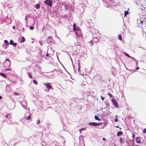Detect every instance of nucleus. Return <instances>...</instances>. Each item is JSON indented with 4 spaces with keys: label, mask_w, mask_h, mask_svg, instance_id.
Wrapping results in <instances>:
<instances>
[{
    "label": "nucleus",
    "mask_w": 146,
    "mask_h": 146,
    "mask_svg": "<svg viewBox=\"0 0 146 146\" xmlns=\"http://www.w3.org/2000/svg\"><path fill=\"white\" fill-rule=\"evenodd\" d=\"M143 21H141V23H143Z\"/></svg>",
    "instance_id": "42"
},
{
    "label": "nucleus",
    "mask_w": 146,
    "mask_h": 146,
    "mask_svg": "<svg viewBox=\"0 0 146 146\" xmlns=\"http://www.w3.org/2000/svg\"><path fill=\"white\" fill-rule=\"evenodd\" d=\"M128 14V13L127 11H125L124 12V17H125L126 15Z\"/></svg>",
    "instance_id": "19"
},
{
    "label": "nucleus",
    "mask_w": 146,
    "mask_h": 146,
    "mask_svg": "<svg viewBox=\"0 0 146 146\" xmlns=\"http://www.w3.org/2000/svg\"><path fill=\"white\" fill-rule=\"evenodd\" d=\"M34 27L33 26H31L30 27V29L31 30H33L34 29Z\"/></svg>",
    "instance_id": "26"
},
{
    "label": "nucleus",
    "mask_w": 146,
    "mask_h": 146,
    "mask_svg": "<svg viewBox=\"0 0 146 146\" xmlns=\"http://www.w3.org/2000/svg\"><path fill=\"white\" fill-rule=\"evenodd\" d=\"M124 54H125V55L126 56H127V57H129V58H131V57L129 56L128 54L126 53H124Z\"/></svg>",
    "instance_id": "21"
},
{
    "label": "nucleus",
    "mask_w": 146,
    "mask_h": 146,
    "mask_svg": "<svg viewBox=\"0 0 146 146\" xmlns=\"http://www.w3.org/2000/svg\"><path fill=\"white\" fill-rule=\"evenodd\" d=\"M131 58H132V59H133L135 60V59L134 58H133V57H131Z\"/></svg>",
    "instance_id": "40"
},
{
    "label": "nucleus",
    "mask_w": 146,
    "mask_h": 146,
    "mask_svg": "<svg viewBox=\"0 0 146 146\" xmlns=\"http://www.w3.org/2000/svg\"><path fill=\"white\" fill-rule=\"evenodd\" d=\"M135 139L136 140V143H141V138L139 137H136Z\"/></svg>",
    "instance_id": "7"
},
{
    "label": "nucleus",
    "mask_w": 146,
    "mask_h": 146,
    "mask_svg": "<svg viewBox=\"0 0 146 146\" xmlns=\"http://www.w3.org/2000/svg\"><path fill=\"white\" fill-rule=\"evenodd\" d=\"M89 43H91V45H90L91 46H92V45H94V44L92 42V41H90L89 42Z\"/></svg>",
    "instance_id": "28"
},
{
    "label": "nucleus",
    "mask_w": 146,
    "mask_h": 146,
    "mask_svg": "<svg viewBox=\"0 0 146 146\" xmlns=\"http://www.w3.org/2000/svg\"><path fill=\"white\" fill-rule=\"evenodd\" d=\"M143 133H146V128L144 129V130H143Z\"/></svg>",
    "instance_id": "25"
},
{
    "label": "nucleus",
    "mask_w": 146,
    "mask_h": 146,
    "mask_svg": "<svg viewBox=\"0 0 146 146\" xmlns=\"http://www.w3.org/2000/svg\"><path fill=\"white\" fill-rule=\"evenodd\" d=\"M101 98L102 100H103L105 99L104 97H103L102 96H101Z\"/></svg>",
    "instance_id": "29"
},
{
    "label": "nucleus",
    "mask_w": 146,
    "mask_h": 146,
    "mask_svg": "<svg viewBox=\"0 0 146 146\" xmlns=\"http://www.w3.org/2000/svg\"><path fill=\"white\" fill-rule=\"evenodd\" d=\"M11 64L10 60L7 59L6 60L5 62L4 63V66L6 67H9L11 65Z\"/></svg>",
    "instance_id": "1"
},
{
    "label": "nucleus",
    "mask_w": 146,
    "mask_h": 146,
    "mask_svg": "<svg viewBox=\"0 0 146 146\" xmlns=\"http://www.w3.org/2000/svg\"><path fill=\"white\" fill-rule=\"evenodd\" d=\"M108 94L110 97H112L113 96L112 95L111 93H110V92L108 93Z\"/></svg>",
    "instance_id": "24"
},
{
    "label": "nucleus",
    "mask_w": 146,
    "mask_h": 146,
    "mask_svg": "<svg viewBox=\"0 0 146 146\" xmlns=\"http://www.w3.org/2000/svg\"><path fill=\"white\" fill-rule=\"evenodd\" d=\"M116 128H119V129L120 130L121 129V128L119 126H116Z\"/></svg>",
    "instance_id": "31"
},
{
    "label": "nucleus",
    "mask_w": 146,
    "mask_h": 146,
    "mask_svg": "<svg viewBox=\"0 0 146 146\" xmlns=\"http://www.w3.org/2000/svg\"><path fill=\"white\" fill-rule=\"evenodd\" d=\"M118 117V116H117V115H116V118H117V117Z\"/></svg>",
    "instance_id": "43"
},
{
    "label": "nucleus",
    "mask_w": 146,
    "mask_h": 146,
    "mask_svg": "<svg viewBox=\"0 0 146 146\" xmlns=\"http://www.w3.org/2000/svg\"><path fill=\"white\" fill-rule=\"evenodd\" d=\"M5 70H11V69L10 68H9V69H5Z\"/></svg>",
    "instance_id": "33"
},
{
    "label": "nucleus",
    "mask_w": 146,
    "mask_h": 146,
    "mask_svg": "<svg viewBox=\"0 0 146 146\" xmlns=\"http://www.w3.org/2000/svg\"><path fill=\"white\" fill-rule=\"evenodd\" d=\"M86 129V128H82L81 129L79 130L80 133V134L82 133V131L84 130H85Z\"/></svg>",
    "instance_id": "15"
},
{
    "label": "nucleus",
    "mask_w": 146,
    "mask_h": 146,
    "mask_svg": "<svg viewBox=\"0 0 146 146\" xmlns=\"http://www.w3.org/2000/svg\"><path fill=\"white\" fill-rule=\"evenodd\" d=\"M73 31L75 32L76 31V30H80V29L79 27H76V25L75 23H74L73 25Z\"/></svg>",
    "instance_id": "3"
},
{
    "label": "nucleus",
    "mask_w": 146,
    "mask_h": 146,
    "mask_svg": "<svg viewBox=\"0 0 146 146\" xmlns=\"http://www.w3.org/2000/svg\"><path fill=\"white\" fill-rule=\"evenodd\" d=\"M5 118H9V115L8 114H7L5 115Z\"/></svg>",
    "instance_id": "27"
},
{
    "label": "nucleus",
    "mask_w": 146,
    "mask_h": 146,
    "mask_svg": "<svg viewBox=\"0 0 146 146\" xmlns=\"http://www.w3.org/2000/svg\"><path fill=\"white\" fill-rule=\"evenodd\" d=\"M96 120H98L99 121H100L101 119H96Z\"/></svg>",
    "instance_id": "44"
},
{
    "label": "nucleus",
    "mask_w": 146,
    "mask_h": 146,
    "mask_svg": "<svg viewBox=\"0 0 146 146\" xmlns=\"http://www.w3.org/2000/svg\"><path fill=\"white\" fill-rule=\"evenodd\" d=\"M25 119H30V115L29 112H26L24 116Z\"/></svg>",
    "instance_id": "5"
},
{
    "label": "nucleus",
    "mask_w": 146,
    "mask_h": 146,
    "mask_svg": "<svg viewBox=\"0 0 146 146\" xmlns=\"http://www.w3.org/2000/svg\"><path fill=\"white\" fill-rule=\"evenodd\" d=\"M132 137L133 138H134L135 137V135L134 133H133L132 134Z\"/></svg>",
    "instance_id": "30"
},
{
    "label": "nucleus",
    "mask_w": 146,
    "mask_h": 146,
    "mask_svg": "<svg viewBox=\"0 0 146 146\" xmlns=\"http://www.w3.org/2000/svg\"><path fill=\"white\" fill-rule=\"evenodd\" d=\"M46 56L47 57H48V54H46Z\"/></svg>",
    "instance_id": "39"
},
{
    "label": "nucleus",
    "mask_w": 146,
    "mask_h": 146,
    "mask_svg": "<svg viewBox=\"0 0 146 146\" xmlns=\"http://www.w3.org/2000/svg\"><path fill=\"white\" fill-rule=\"evenodd\" d=\"M28 74L29 75V78H32V75L31 74V73L30 72H29V73H28Z\"/></svg>",
    "instance_id": "20"
},
{
    "label": "nucleus",
    "mask_w": 146,
    "mask_h": 146,
    "mask_svg": "<svg viewBox=\"0 0 146 146\" xmlns=\"http://www.w3.org/2000/svg\"><path fill=\"white\" fill-rule=\"evenodd\" d=\"M35 6L36 8L37 9H38L40 8V5L38 4H36Z\"/></svg>",
    "instance_id": "18"
},
{
    "label": "nucleus",
    "mask_w": 146,
    "mask_h": 146,
    "mask_svg": "<svg viewBox=\"0 0 146 146\" xmlns=\"http://www.w3.org/2000/svg\"><path fill=\"white\" fill-rule=\"evenodd\" d=\"M95 119H99L97 115H95Z\"/></svg>",
    "instance_id": "32"
},
{
    "label": "nucleus",
    "mask_w": 146,
    "mask_h": 146,
    "mask_svg": "<svg viewBox=\"0 0 146 146\" xmlns=\"http://www.w3.org/2000/svg\"><path fill=\"white\" fill-rule=\"evenodd\" d=\"M2 97L1 96H0V100H1L2 99Z\"/></svg>",
    "instance_id": "41"
},
{
    "label": "nucleus",
    "mask_w": 146,
    "mask_h": 146,
    "mask_svg": "<svg viewBox=\"0 0 146 146\" xmlns=\"http://www.w3.org/2000/svg\"><path fill=\"white\" fill-rule=\"evenodd\" d=\"M45 3L50 6H51L52 5V0H46L44 2Z\"/></svg>",
    "instance_id": "2"
},
{
    "label": "nucleus",
    "mask_w": 146,
    "mask_h": 146,
    "mask_svg": "<svg viewBox=\"0 0 146 146\" xmlns=\"http://www.w3.org/2000/svg\"><path fill=\"white\" fill-rule=\"evenodd\" d=\"M118 38L120 40H122V37L121 35H119L118 36Z\"/></svg>",
    "instance_id": "13"
},
{
    "label": "nucleus",
    "mask_w": 146,
    "mask_h": 146,
    "mask_svg": "<svg viewBox=\"0 0 146 146\" xmlns=\"http://www.w3.org/2000/svg\"><path fill=\"white\" fill-rule=\"evenodd\" d=\"M111 101L113 105L116 107L117 108L118 107V104L114 99H112Z\"/></svg>",
    "instance_id": "6"
},
{
    "label": "nucleus",
    "mask_w": 146,
    "mask_h": 146,
    "mask_svg": "<svg viewBox=\"0 0 146 146\" xmlns=\"http://www.w3.org/2000/svg\"><path fill=\"white\" fill-rule=\"evenodd\" d=\"M13 29H15V26H13Z\"/></svg>",
    "instance_id": "37"
},
{
    "label": "nucleus",
    "mask_w": 146,
    "mask_h": 146,
    "mask_svg": "<svg viewBox=\"0 0 146 146\" xmlns=\"http://www.w3.org/2000/svg\"><path fill=\"white\" fill-rule=\"evenodd\" d=\"M93 40H94V41H95V42H97L98 41V38H97L96 37H95L94 38H93Z\"/></svg>",
    "instance_id": "14"
},
{
    "label": "nucleus",
    "mask_w": 146,
    "mask_h": 146,
    "mask_svg": "<svg viewBox=\"0 0 146 146\" xmlns=\"http://www.w3.org/2000/svg\"><path fill=\"white\" fill-rule=\"evenodd\" d=\"M123 134V133L121 131H119L117 133V135L118 136H120L122 135Z\"/></svg>",
    "instance_id": "11"
},
{
    "label": "nucleus",
    "mask_w": 146,
    "mask_h": 146,
    "mask_svg": "<svg viewBox=\"0 0 146 146\" xmlns=\"http://www.w3.org/2000/svg\"><path fill=\"white\" fill-rule=\"evenodd\" d=\"M13 94L14 95L16 96H18L19 95V94L18 93H17V92H15V93H14Z\"/></svg>",
    "instance_id": "22"
},
{
    "label": "nucleus",
    "mask_w": 146,
    "mask_h": 146,
    "mask_svg": "<svg viewBox=\"0 0 146 146\" xmlns=\"http://www.w3.org/2000/svg\"><path fill=\"white\" fill-rule=\"evenodd\" d=\"M9 44L11 45H13L14 46H15L17 45V43H14L13 41L12 40H10Z\"/></svg>",
    "instance_id": "9"
},
{
    "label": "nucleus",
    "mask_w": 146,
    "mask_h": 146,
    "mask_svg": "<svg viewBox=\"0 0 146 146\" xmlns=\"http://www.w3.org/2000/svg\"><path fill=\"white\" fill-rule=\"evenodd\" d=\"M89 125H93L94 126H97L98 125V123L95 122H90L88 123Z\"/></svg>",
    "instance_id": "8"
},
{
    "label": "nucleus",
    "mask_w": 146,
    "mask_h": 146,
    "mask_svg": "<svg viewBox=\"0 0 146 146\" xmlns=\"http://www.w3.org/2000/svg\"><path fill=\"white\" fill-rule=\"evenodd\" d=\"M25 41V38L24 37H22L20 40V41L21 42H23Z\"/></svg>",
    "instance_id": "16"
},
{
    "label": "nucleus",
    "mask_w": 146,
    "mask_h": 146,
    "mask_svg": "<svg viewBox=\"0 0 146 146\" xmlns=\"http://www.w3.org/2000/svg\"><path fill=\"white\" fill-rule=\"evenodd\" d=\"M78 72H80V63L79 62H78Z\"/></svg>",
    "instance_id": "10"
},
{
    "label": "nucleus",
    "mask_w": 146,
    "mask_h": 146,
    "mask_svg": "<svg viewBox=\"0 0 146 146\" xmlns=\"http://www.w3.org/2000/svg\"><path fill=\"white\" fill-rule=\"evenodd\" d=\"M102 139L104 141H106V139L105 138H103Z\"/></svg>",
    "instance_id": "36"
},
{
    "label": "nucleus",
    "mask_w": 146,
    "mask_h": 146,
    "mask_svg": "<svg viewBox=\"0 0 146 146\" xmlns=\"http://www.w3.org/2000/svg\"><path fill=\"white\" fill-rule=\"evenodd\" d=\"M139 67H137L136 68V70H137L139 69Z\"/></svg>",
    "instance_id": "38"
},
{
    "label": "nucleus",
    "mask_w": 146,
    "mask_h": 146,
    "mask_svg": "<svg viewBox=\"0 0 146 146\" xmlns=\"http://www.w3.org/2000/svg\"><path fill=\"white\" fill-rule=\"evenodd\" d=\"M33 83L35 84H38V82H36V81L35 80H34L33 81Z\"/></svg>",
    "instance_id": "23"
},
{
    "label": "nucleus",
    "mask_w": 146,
    "mask_h": 146,
    "mask_svg": "<svg viewBox=\"0 0 146 146\" xmlns=\"http://www.w3.org/2000/svg\"><path fill=\"white\" fill-rule=\"evenodd\" d=\"M43 84L45 86L48 90L52 88L51 86L50 85V83Z\"/></svg>",
    "instance_id": "4"
},
{
    "label": "nucleus",
    "mask_w": 146,
    "mask_h": 146,
    "mask_svg": "<svg viewBox=\"0 0 146 146\" xmlns=\"http://www.w3.org/2000/svg\"><path fill=\"white\" fill-rule=\"evenodd\" d=\"M113 146H116V145H114Z\"/></svg>",
    "instance_id": "46"
},
{
    "label": "nucleus",
    "mask_w": 146,
    "mask_h": 146,
    "mask_svg": "<svg viewBox=\"0 0 146 146\" xmlns=\"http://www.w3.org/2000/svg\"><path fill=\"white\" fill-rule=\"evenodd\" d=\"M40 121L39 120H38V121H37V124H38L39 123H40Z\"/></svg>",
    "instance_id": "34"
},
{
    "label": "nucleus",
    "mask_w": 146,
    "mask_h": 146,
    "mask_svg": "<svg viewBox=\"0 0 146 146\" xmlns=\"http://www.w3.org/2000/svg\"><path fill=\"white\" fill-rule=\"evenodd\" d=\"M115 122H117L118 121V119H115Z\"/></svg>",
    "instance_id": "35"
},
{
    "label": "nucleus",
    "mask_w": 146,
    "mask_h": 146,
    "mask_svg": "<svg viewBox=\"0 0 146 146\" xmlns=\"http://www.w3.org/2000/svg\"><path fill=\"white\" fill-rule=\"evenodd\" d=\"M4 42L6 45H9V43L7 40H4Z\"/></svg>",
    "instance_id": "17"
},
{
    "label": "nucleus",
    "mask_w": 146,
    "mask_h": 146,
    "mask_svg": "<svg viewBox=\"0 0 146 146\" xmlns=\"http://www.w3.org/2000/svg\"><path fill=\"white\" fill-rule=\"evenodd\" d=\"M135 146H138V145H136Z\"/></svg>",
    "instance_id": "45"
},
{
    "label": "nucleus",
    "mask_w": 146,
    "mask_h": 146,
    "mask_svg": "<svg viewBox=\"0 0 146 146\" xmlns=\"http://www.w3.org/2000/svg\"><path fill=\"white\" fill-rule=\"evenodd\" d=\"M0 75L1 76H2L3 77H4V78H6V75L4 74L3 73H1V72H0Z\"/></svg>",
    "instance_id": "12"
}]
</instances>
